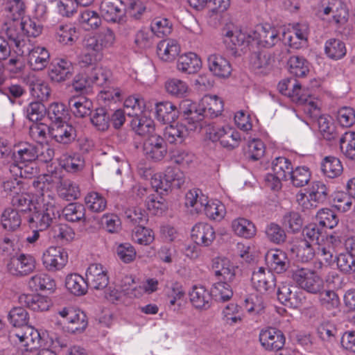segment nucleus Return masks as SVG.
<instances>
[{
  "mask_svg": "<svg viewBox=\"0 0 355 355\" xmlns=\"http://www.w3.org/2000/svg\"><path fill=\"white\" fill-rule=\"evenodd\" d=\"M285 336L282 331L276 328L262 329L259 334V341L267 350L279 351L285 344Z\"/></svg>",
  "mask_w": 355,
  "mask_h": 355,
  "instance_id": "17",
  "label": "nucleus"
},
{
  "mask_svg": "<svg viewBox=\"0 0 355 355\" xmlns=\"http://www.w3.org/2000/svg\"><path fill=\"white\" fill-rule=\"evenodd\" d=\"M232 227L233 231L239 236L250 239L256 234V227L252 222L244 218H239L232 221Z\"/></svg>",
  "mask_w": 355,
  "mask_h": 355,
  "instance_id": "42",
  "label": "nucleus"
},
{
  "mask_svg": "<svg viewBox=\"0 0 355 355\" xmlns=\"http://www.w3.org/2000/svg\"><path fill=\"white\" fill-rule=\"evenodd\" d=\"M124 215L127 223L137 226L144 225L148 221V215L141 207L128 208L125 211Z\"/></svg>",
  "mask_w": 355,
  "mask_h": 355,
  "instance_id": "59",
  "label": "nucleus"
},
{
  "mask_svg": "<svg viewBox=\"0 0 355 355\" xmlns=\"http://www.w3.org/2000/svg\"><path fill=\"white\" fill-rule=\"evenodd\" d=\"M103 51L104 49L95 35L85 38L84 51L78 57V64L81 67L95 64L102 60Z\"/></svg>",
  "mask_w": 355,
  "mask_h": 355,
  "instance_id": "8",
  "label": "nucleus"
},
{
  "mask_svg": "<svg viewBox=\"0 0 355 355\" xmlns=\"http://www.w3.org/2000/svg\"><path fill=\"white\" fill-rule=\"evenodd\" d=\"M30 288L36 291H53L55 288V280L46 273H39L33 276L28 282Z\"/></svg>",
  "mask_w": 355,
  "mask_h": 355,
  "instance_id": "43",
  "label": "nucleus"
},
{
  "mask_svg": "<svg viewBox=\"0 0 355 355\" xmlns=\"http://www.w3.org/2000/svg\"><path fill=\"white\" fill-rule=\"evenodd\" d=\"M323 174L329 178H335L341 175L343 167L340 159L334 156L325 157L321 163Z\"/></svg>",
  "mask_w": 355,
  "mask_h": 355,
  "instance_id": "40",
  "label": "nucleus"
},
{
  "mask_svg": "<svg viewBox=\"0 0 355 355\" xmlns=\"http://www.w3.org/2000/svg\"><path fill=\"white\" fill-rule=\"evenodd\" d=\"M223 103L217 96L205 95L200 102V112L202 118L206 116L216 117L223 111Z\"/></svg>",
  "mask_w": 355,
  "mask_h": 355,
  "instance_id": "25",
  "label": "nucleus"
},
{
  "mask_svg": "<svg viewBox=\"0 0 355 355\" xmlns=\"http://www.w3.org/2000/svg\"><path fill=\"white\" fill-rule=\"evenodd\" d=\"M233 284L234 283L219 279V281L214 283L211 288L212 297L216 301L219 302H225L230 300L233 296Z\"/></svg>",
  "mask_w": 355,
  "mask_h": 355,
  "instance_id": "35",
  "label": "nucleus"
},
{
  "mask_svg": "<svg viewBox=\"0 0 355 355\" xmlns=\"http://www.w3.org/2000/svg\"><path fill=\"white\" fill-rule=\"evenodd\" d=\"M64 218L69 222H78L85 220V207L80 203H70L64 208H62Z\"/></svg>",
  "mask_w": 355,
  "mask_h": 355,
  "instance_id": "48",
  "label": "nucleus"
},
{
  "mask_svg": "<svg viewBox=\"0 0 355 355\" xmlns=\"http://www.w3.org/2000/svg\"><path fill=\"white\" fill-rule=\"evenodd\" d=\"M51 169H47V173L40 175L36 180L33 181V187L36 189L38 191L41 192V197L42 198V193L50 194L48 190L54 186H59L64 180L62 179L61 171L57 168H52V166H50Z\"/></svg>",
  "mask_w": 355,
  "mask_h": 355,
  "instance_id": "15",
  "label": "nucleus"
},
{
  "mask_svg": "<svg viewBox=\"0 0 355 355\" xmlns=\"http://www.w3.org/2000/svg\"><path fill=\"white\" fill-rule=\"evenodd\" d=\"M202 211L211 220L220 221L226 213L225 205L219 200H208L207 199Z\"/></svg>",
  "mask_w": 355,
  "mask_h": 355,
  "instance_id": "49",
  "label": "nucleus"
},
{
  "mask_svg": "<svg viewBox=\"0 0 355 355\" xmlns=\"http://www.w3.org/2000/svg\"><path fill=\"white\" fill-rule=\"evenodd\" d=\"M279 40L277 30L270 26H259L256 31L252 30V42H255L258 46L270 48Z\"/></svg>",
  "mask_w": 355,
  "mask_h": 355,
  "instance_id": "18",
  "label": "nucleus"
},
{
  "mask_svg": "<svg viewBox=\"0 0 355 355\" xmlns=\"http://www.w3.org/2000/svg\"><path fill=\"white\" fill-rule=\"evenodd\" d=\"M57 191L58 196L63 200L71 201L77 199L80 196L78 186L70 180H64L58 186Z\"/></svg>",
  "mask_w": 355,
  "mask_h": 355,
  "instance_id": "47",
  "label": "nucleus"
},
{
  "mask_svg": "<svg viewBox=\"0 0 355 355\" xmlns=\"http://www.w3.org/2000/svg\"><path fill=\"white\" fill-rule=\"evenodd\" d=\"M222 313L223 320L231 326L241 323L244 317L242 308L234 303L227 304Z\"/></svg>",
  "mask_w": 355,
  "mask_h": 355,
  "instance_id": "50",
  "label": "nucleus"
},
{
  "mask_svg": "<svg viewBox=\"0 0 355 355\" xmlns=\"http://www.w3.org/2000/svg\"><path fill=\"white\" fill-rule=\"evenodd\" d=\"M316 220L318 224L324 229V227L333 229L339 221L338 216L330 209H320L316 214Z\"/></svg>",
  "mask_w": 355,
  "mask_h": 355,
  "instance_id": "55",
  "label": "nucleus"
},
{
  "mask_svg": "<svg viewBox=\"0 0 355 355\" xmlns=\"http://www.w3.org/2000/svg\"><path fill=\"white\" fill-rule=\"evenodd\" d=\"M180 52V44L175 40H163L157 46L158 57L165 62H171L175 60Z\"/></svg>",
  "mask_w": 355,
  "mask_h": 355,
  "instance_id": "29",
  "label": "nucleus"
},
{
  "mask_svg": "<svg viewBox=\"0 0 355 355\" xmlns=\"http://www.w3.org/2000/svg\"><path fill=\"white\" fill-rule=\"evenodd\" d=\"M292 251L296 253V256L302 262H308L311 260L316 253V250L313 248L309 241L306 239L301 241L298 245H295L292 248Z\"/></svg>",
  "mask_w": 355,
  "mask_h": 355,
  "instance_id": "63",
  "label": "nucleus"
},
{
  "mask_svg": "<svg viewBox=\"0 0 355 355\" xmlns=\"http://www.w3.org/2000/svg\"><path fill=\"white\" fill-rule=\"evenodd\" d=\"M48 116L51 121L50 125L45 123L33 124L31 130L33 133H46V131L72 133L83 131L82 125L79 123L71 120L69 111L62 103H52L49 107Z\"/></svg>",
  "mask_w": 355,
  "mask_h": 355,
  "instance_id": "1",
  "label": "nucleus"
},
{
  "mask_svg": "<svg viewBox=\"0 0 355 355\" xmlns=\"http://www.w3.org/2000/svg\"><path fill=\"white\" fill-rule=\"evenodd\" d=\"M207 63L209 71L216 76L227 78L231 74L232 67L230 62L220 54L209 55Z\"/></svg>",
  "mask_w": 355,
  "mask_h": 355,
  "instance_id": "24",
  "label": "nucleus"
},
{
  "mask_svg": "<svg viewBox=\"0 0 355 355\" xmlns=\"http://www.w3.org/2000/svg\"><path fill=\"white\" fill-rule=\"evenodd\" d=\"M292 279L299 286L311 294L320 293L324 289L322 279L312 270L297 268L292 271Z\"/></svg>",
  "mask_w": 355,
  "mask_h": 355,
  "instance_id": "4",
  "label": "nucleus"
},
{
  "mask_svg": "<svg viewBox=\"0 0 355 355\" xmlns=\"http://www.w3.org/2000/svg\"><path fill=\"white\" fill-rule=\"evenodd\" d=\"M37 202L38 207L28 217V222L43 231L53 224L61 214L62 206L57 202L55 197L51 194L42 193Z\"/></svg>",
  "mask_w": 355,
  "mask_h": 355,
  "instance_id": "2",
  "label": "nucleus"
},
{
  "mask_svg": "<svg viewBox=\"0 0 355 355\" xmlns=\"http://www.w3.org/2000/svg\"><path fill=\"white\" fill-rule=\"evenodd\" d=\"M155 113L159 121L168 125L164 129V133H171L168 129L175 130V133H184V127L182 125L179 126L175 121L178 117V110L171 102L157 103L155 106Z\"/></svg>",
  "mask_w": 355,
  "mask_h": 355,
  "instance_id": "6",
  "label": "nucleus"
},
{
  "mask_svg": "<svg viewBox=\"0 0 355 355\" xmlns=\"http://www.w3.org/2000/svg\"><path fill=\"white\" fill-rule=\"evenodd\" d=\"M46 114V106L40 101L31 102L26 108V117L30 121L35 122L34 124L39 123Z\"/></svg>",
  "mask_w": 355,
  "mask_h": 355,
  "instance_id": "62",
  "label": "nucleus"
},
{
  "mask_svg": "<svg viewBox=\"0 0 355 355\" xmlns=\"http://www.w3.org/2000/svg\"><path fill=\"white\" fill-rule=\"evenodd\" d=\"M28 63L34 71H41L46 67L50 61V53L44 46H34L31 49L26 48Z\"/></svg>",
  "mask_w": 355,
  "mask_h": 355,
  "instance_id": "19",
  "label": "nucleus"
},
{
  "mask_svg": "<svg viewBox=\"0 0 355 355\" xmlns=\"http://www.w3.org/2000/svg\"><path fill=\"white\" fill-rule=\"evenodd\" d=\"M38 152L37 144L23 143L14 150L13 156L21 162H31L36 159Z\"/></svg>",
  "mask_w": 355,
  "mask_h": 355,
  "instance_id": "36",
  "label": "nucleus"
},
{
  "mask_svg": "<svg viewBox=\"0 0 355 355\" xmlns=\"http://www.w3.org/2000/svg\"><path fill=\"white\" fill-rule=\"evenodd\" d=\"M324 52L332 60H340L347 53L345 43L338 39L331 38L325 42Z\"/></svg>",
  "mask_w": 355,
  "mask_h": 355,
  "instance_id": "44",
  "label": "nucleus"
},
{
  "mask_svg": "<svg viewBox=\"0 0 355 355\" xmlns=\"http://www.w3.org/2000/svg\"><path fill=\"white\" fill-rule=\"evenodd\" d=\"M145 108V101L139 96H131L124 101V112L129 116H139Z\"/></svg>",
  "mask_w": 355,
  "mask_h": 355,
  "instance_id": "54",
  "label": "nucleus"
},
{
  "mask_svg": "<svg viewBox=\"0 0 355 355\" xmlns=\"http://www.w3.org/2000/svg\"><path fill=\"white\" fill-rule=\"evenodd\" d=\"M67 289L76 296H82L87 293L89 288L87 279L81 275L74 273L68 275L65 279Z\"/></svg>",
  "mask_w": 355,
  "mask_h": 355,
  "instance_id": "33",
  "label": "nucleus"
},
{
  "mask_svg": "<svg viewBox=\"0 0 355 355\" xmlns=\"http://www.w3.org/2000/svg\"><path fill=\"white\" fill-rule=\"evenodd\" d=\"M22 21L18 19L6 21L1 27V33L5 34L8 39L12 42L20 53H25L26 40L22 34Z\"/></svg>",
  "mask_w": 355,
  "mask_h": 355,
  "instance_id": "12",
  "label": "nucleus"
},
{
  "mask_svg": "<svg viewBox=\"0 0 355 355\" xmlns=\"http://www.w3.org/2000/svg\"><path fill=\"white\" fill-rule=\"evenodd\" d=\"M19 303L34 311H47L51 305L47 297L38 294H22L19 297Z\"/></svg>",
  "mask_w": 355,
  "mask_h": 355,
  "instance_id": "27",
  "label": "nucleus"
},
{
  "mask_svg": "<svg viewBox=\"0 0 355 355\" xmlns=\"http://www.w3.org/2000/svg\"><path fill=\"white\" fill-rule=\"evenodd\" d=\"M252 286L259 293L272 291L276 286V277L270 270L260 267L252 272Z\"/></svg>",
  "mask_w": 355,
  "mask_h": 355,
  "instance_id": "13",
  "label": "nucleus"
},
{
  "mask_svg": "<svg viewBox=\"0 0 355 355\" xmlns=\"http://www.w3.org/2000/svg\"><path fill=\"white\" fill-rule=\"evenodd\" d=\"M191 239L198 245L209 246L216 237L213 227L206 223H198L191 230Z\"/></svg>",
  "mask_w": 355,
  "mask_h": 355,
  "instance_id": "21",
  "label": "nucleus"
},
{
  "mask_svg": "<svg viewBox=\"0 0 355 355\" xmlns=\"http://www.w3.org/2000/svg\"><path fill=\"white\" fill-rule=\"evenodd\" d=\"M189 300L193 306L198 310H207L211 307L212 295L211 291L201 285H194L189 292Z\"/></svg>",
  "mask_w": 355,
  "mask_h": 355,
  "instance_id": "20",
  "label": "nucleus"
},
{
  "mask_svg": "<svg viewBox=\"0 0 355 355\" xmlns=\"http://www.w3.org/2000/svg\"><path fill=\"white\" fill-rule=\"evenodd\" d=\"M173 29L172 23L164 17H155L150 23V30L158 37L169 35Z\"/></svg>",
  "mask_w": 355,
  "mask_h": 355,
  "instance_id": "53",
  "label": "nucleus"
},
{
  "mask_svg": "<svg viewBox=\"0 0 355 355\" xmlns=\"http://www.w3.org/2000/svg\"><path fill=\"white\" fill-rule=\"evenodd\" d=\"M57 41L64 45L71 46L78 39L77 29L72 24H59L55 28Z\"/></svg>",
  "mask_w": 355,
  "mask_h": 355,
  "instance_id": "31",
  "label": "nucleus"
},
{
  "mask_svg": "<svg viewBox=\"0 0 355 355\" xmlns=\"http://www.w3.org/2000/svg\"><path fill=\"white\" fill-rule=\"evenodd\" d=\"M277 295L282 304L294 309L300 308L306 301L304 294L299 286L293 284H282L279 286Z\"/></svg>",
  "mask_w": 355,
  "mask_h": 355,
  "instance_id": "9",
  "label": "nucleus"
},
{
  "mask_svg": "<svg viewBox=\"0 0 355 355\" xmlns=\"http://www.w3.org/2000/svg\"><path fill=\"white\" fill-rule=\"evenodd\" d=\"M278 89L282 94L289 96L293 102L298 103L304 101L302 95L301 85L295 80L292 81L285 79L280 81L278 84Z\"/></svg>",
  "mask_w": 355,
  "mask_h": 355,
  "instance_id": "34",
  "label": "nucleus"
},
{
  "mask_svg": "<svg viewBox=\"0 0 355 355\" xmlns=\"http://www.w3.org/2000/svg\"><path fill=\"white\" fill-rule=\"evenodd\" d=\"M87 207L93 212H101L107 206L105 198L97 192L89 193L85 198Z\"/></svg>",
  "mask_w": 355,
  "mask_h": 355,
  "instance_id": "60",
  "label": "nucleus"
},
{
  "mask_svg": "<svg viewBox=\"0 0 355 355\" xmlns=\"http://www.w3.org/2000/svg\"><path fill=\"white\" fill-rule=\"evenodd\" d=\"M144 150L148 158L155 162L159 161L166 154V143L159 135H149L144 142Z\"/></svg>",
  "mask_w": 355,
  "mask_h": 355,
  "instance_id": "16",
  "label": "nucleus"
},
{
  "mask_svg": "<svg viewBox=\"0 0 355 355\" xmlns=\"http://www.w3.org/2000/svg\"><path fill=\"white\" fill-rule=\"evenodd\" d=\"M290 73L296 77H304L309 71V62L303 57L291 56L288 61Z\"/></svg>",
  "mask_w": 355,
  "mask_h": 355,
  "instance_id": "51",
  "label": "nucleus"
},
{
  "mask_svg": "<svg viewBox=\"0 0 355 355\" xmlns=\"http://www.w3.org/2000/svg\"><path fill=\"white\" fill-rule=\"evenodd\" d=\"M78 19L81 27L85 31L96 29L101 25L99 15L89 9L81 10Z\"/></svg>",
  "mask_w": 355,
  "mask_h": 355,
  "instance_id": "39",
  "label": "nucleus"
},
{
  "mask_svg": "<svg viewBox=\"0 0 355 355\" xmlns=\"http://www.w3.org/2000/svg\"><path fill=\"white\" fill-rule=\"evenodd\" d=\"M151 30L141 28L138 31L134 39V43L137 48L141 50L147 49L153 46L154 36Z\"/></svg>",
  "mask_w": 355,
  "mask_h": 355,
  "instance_id": "64",
  "label": "nucleus"
},
{
  "mask_svg": "<svg viewBox=\"0 0 355 355\" xmlns=\"http://www.w3.org/2000/svg\"><path fill=\"white\" fill-rule=\"evenodd\" d=\"M60 165L67 172L76 173L83 168L85 160L78 153H66L60 157Z\"/></svg>",
  "mask_w": 355,
  "mask_h": 355,
  "instance_id": "37",
  "label": "nucleus"
},
{
  "mask_svg": "<svg viewBox=\"0 0 355 355\" xmlns=\"http://www.w3.org/2000/svg\"><path fill=\"white\" fill-rule=\"evenodd\" d=\"M207 197L204 196L199 189L191 190L186 194L185 205L193 207L196 212L202 211Z\"/></svg>",
  "mask_w": 355,
  "mask_h": 355,
  "instance_id": "58",
  "label": "nucleus"
},
{
  "mask_svg": "<svg viewBox=\"0 0 355 355\" xmlns=\"http://www.w3.org/2000/svg\"><path fill=\"white\" fill-rule=\"evenodd\" d=\"M164 180L168 188H181L185 183L186 177L178 168L167 167L164 171Z\"/></svg>",
  "mask_w": 355,
  "mask_h": 355,
  "instance_id": "45",
  "label": "nucleus"
},
{
  "mask_svg": "<svg viewBox=\"0 0 355 355\" xmlns=\"http://www.w3.org/2000/svg\"><path fill=\"white\" fill-rule=\"evenodd\" d=\"M132 239L139 245H148L155 240L154 232L144 225L137 226L132 232Z\"/></svg>",
  "mask_w": 355,
  "mask_h": 355,
  "instance_id": "61",
  "label": "nucleus"
},
{
  "mask_svg": "<svg viewBox=\"0 0 355 355\" xmlns=\"http://www.w3.org/2000/svg\"><path fill=\"white\" fill-rule=\"evenodd\" d=\"M202 62L194 53H187L180 56L177 63L179 71L191 74L196 73L201 68Z\"/></svg>",
  "mask_w": 355,
  "mask_h": 355,
  "instance_id": "30",
  "label": "nucleus"
},
{
  "mask_svg": "<svg viewBox=\"0 0 355 355\" xmlns=\"http://www.w3.org/2000/svg\"><path fill=\"white\" fill-rule=\"evenodd\" d=\"M178 113L180 112L187 116V126H183L187 132H205L202 127V116L200 112V103L197 104L193 101L185 98L179 104ZM207 133V130H205Z\"/></svg>",
  "mask_w": 355,
  "mask_h": 355,
  "instance_id": "7",
  "label": "nucleus"
},
{
  "mask_svg": "<svg viewBox=\"0 0 355 355\" xmlns=\"http://www.w3.org/2000/svg\"><path fill=\"white\" fill-rule=\"evenodd\" d=\"M272 172L280 178L286 180L292 172L293 167L291 161L284 157H276L272 162Z\"/></svg>",
  "mask_w": 355,
  "mask_h": 355,
  "instance_id": "57",
  "label": "nucleus"
},
{
  "mask_svg": "<svg viewBox=\"0 0 355 355\" xmlns=\"http://www.w3.org/2000/svg\"><path fill=\"white\" fill-rule=\"evenodd\" d=\"M117 0H103L100 5L102 17L107 21L116 22L119 19L121 9L116 5Z\"/></svg>",
  "mask_w": 355,
  "mask_h": 355,
  "instance_id": "52",
  "label": "nucleus"
},
{
  "mask_svg": "<svg viewBox=\"0 0 355 355\" xmlns=\"http://www.w3.org/2000/svg\"><path fill=\"white\" fill-rule=\"evenodd\" d=\"M223 35L224 43L234 55H236L239 47H245L252 43V30L243 31L233 24H227Z\"/></svg>",
  "mask_w": 355,
  "mask_h": 355,
  "instance_id": "5",
  "label": "nucleus"
},
{
  "mask_svg": "<svg viewBox=\"0 0 355 355\" xmlns=\"http://www.w3.org/2000/svg\"><path fill=\"white\" fill-rule=\"evenodd\" d=\"M73 71L72 63L66 59H57L51 66L49 76L55 83L63 82L71 78Z\"/></svg>",
  "mask_w": 355,
  "mask_h": 355,
  "instance_id": "22",
  "label": "nucleus"
},
{
  "mask_svg": "<svg viewBox=\"0 0 355 355\" xmlns=\"http://www.w3.org/2000/svg\"><path fill=\"white\" fill-rule=\"evenodd\" d=\"M21 223V216L15 209H5L1 215V225L8 231H15Z\"/></svg>",
  "mask_w": 355,
  "mask_h": 355,
  "instance_id": "46",
  "label": "nucleus"
},
{
  "mask_svg": "<svg viewBox=\"0 0 355 355\" xmlns=\"http://www.w3.org/2000/svg\"><path fill=\"white\" fill-rule=\"evenodd\" d=\"M88 286L95 290H103L109 284L106 268L100 263L90 264L86 271Z\"/></svg>",
  "mask_w": 355,
  "mask_h": 355,
  "instance_id": "14",
  "label": "nucleus"
},
{
  "mask_svg": "<svg viewBox=\"0 0 355 355\" xmlns=\"http://www.w3.org/2000/svg\"><path fill=\"white\" fill-rule=\"evenodd\" d=\"M311 175V172L308 167L298 166L292 170L288 178L294 187H302L309 183Z\"/></svg>",
  "mask_w": 355,
  "mask_h": 355,
  "instance_id": "56",
  "label": "nucleus"
},
{
  "mask_svg": "<svg viewBox=\"0 0 355 355\" xmlns=\"http://www.w3.org/2000/svg\"><path fill=\"white\" fill-rule=\"evenodd\" d=\"M272 59L266 52H254L250 57V66L257 73L265 74L271 69Z\"/></svg>",
  "mask_w": 355,
  "mask_h": 355,
  "instance_id": "32",
  "label": "nucleus"
},
{
  "mask_svg": "<svg viewBox=\"0 0 355 355\" xmlns=\"http://www.w3.org/2000/svg\"><path fill=\"white\" fill-rule=\"evenodd\" d=\"M266 260L269 270L280 274L285 272L289 267L290 261L286 254L280 250L268 252Z\"/></svg>",
  "mask_w": 355,
  "mask_h": 355,
  "instance_id": "26",
  "label": "nucleus"
},
{
  "mask_svg": "<svg viewBox=\"0 0 355 355\" xmlns=\"http://www.w3.org/2000/svg\"><path fill=\"white\" fill-rule=\"evenodd\" d=\"M309 31L306 23H298L293 26V33H284L283 40L291 47L297 49L306 44Z\"/></svg>",
  "mask_w": 355,
  "mask_h": 355,
  "instance_id": "23",
  "label": "nucleus"
},
{
  "mask_svg": "<svg viewBox=\"0 0 355 355\" xmlns=\"http://www.w3.org/2000/svg\"><path fill=\"white\" fill-rule=\"evenodd\" d=\"M68 261V254L61 247H50L43 254L42 263L49 272L62 269Z\"/></svg>",
  "mask_w": 355,
  "mask_h": 355,
  "instance_id": "11",
  "label": "nucleus"
},
{
  "mask_svg": "<svg viewBox=\"0 0 355 355\" xmlns=\"http://www.w3.org/2000/svg\"><path fill=\"white\" fill-rule=\"evenodd\" d=\"M68 331L71 333H80L87 326V318L86 314L80 309H75L69 314L68 320Z\"/></svg>",
  "mask_w": 355,
  "mask_h": 355,
  "instance_id": "41",
  "label": "nucleus"
},
{
  "mask_svg": "<svg viewBox=\"0 0 355 355\" xmlns=\"http://www.w3.org/2000/svg\"><path fill=\"white\" fill-rule=\"evenodd\" d=\"M329 192V190L324 183L315 181L307 189L308 195L299 192L296 195V199L298 204L304 209L316 208L327 202Z\"/></svg>",
  "mask_w": 355,
  "mask_h": 355,
  "instance_id": "3",
  "label": "nucleus"
},
{
  "mask_svg": "<svg viewBox=\"0 0 355 355\" xmlns=\"http://www.w3.org/2000/svg\"><path fill=\"white\" fill-rule=\"evenodd\" d=\"M215 275L222 280L234 283L236 279L235 266L227 258H217L213 263Z\"/></svg>",
  "mask_w": 355,
  "mask_h": 355,
  "instance_id": "28",
  "label": "nucleus"
},
{
  "mask_svg": "<svg viewBox=\"0 0 355 355\" xmlns=\"http://www.w3.org/2000/svg\"><path fill=\"white\" fill-rule=\"evenodd\" d=\"M35 268V258L31 254H19L10 258L7 263L8 271L14 276L23 277L29 275Z\"/></svg>",
  "mask_w": 355,
  "mask_h": 355,
  "instance_id": "10",
  "label": "nucleus"
},
{
  "mask_svg": "<svg viewBox=\"0 0 355 355\" xmlns=\"http://www.w3.org/2000/svg\"><path fill=\"white\" fill-rule=\"evenodd\" d=\"M68 105L76 116L84 117L90 114L92 102L81 96L71 98L69 100Z\"/></svg>",
  "mask_w": 355,
  "mask_h": 355,
  "instance_id": "38",
  "label": "nucleus"
}]
</instances>
